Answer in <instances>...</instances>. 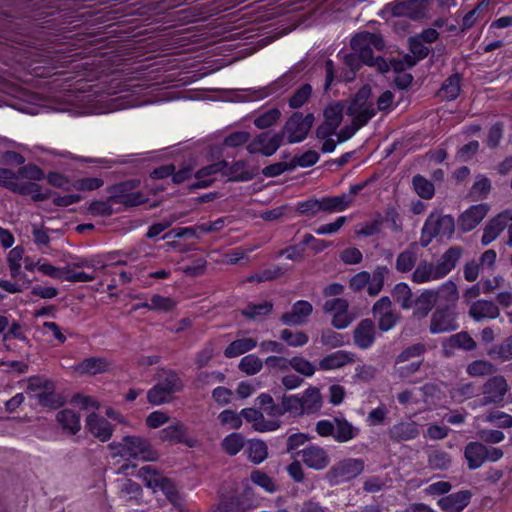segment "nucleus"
Instances as JSON below:
<instances>
[{
	"label": "nucleus",
	"mask_w": 512,
	"mask_h": 512,
	"mask_svg": "<svg viewBox=\"0 0 512 512\" xmlns=\"http://www.w3.org/2000/svg\"><path fill=\"white\" fill-rule=\"evenodd\" d=\"M350 47L353 51L360 52L365 65L376 68L381 74L389 71L388 62L381 56L374 57L373 55L372 47L379 51L385 47L384 39L381 35L368 31L357 33L352 37Z\"/></svg>",
	"instance_id": "nucleus-1"
},
{
	"label": "nucleus",
	"mask_w": 512,
	"mask_h": 512,
	"mask_svg": "<svg viewBox=\"0 0 512 512\" xmlns=\"http://www.w3.org/2000/svg\"><path fill=\"white\" fill-rule=\"evenodd\" d=\"M430 0H395L384 6L380 15L389 14L391 17L408 18L411 21H421L428 16Z\"/></svg>",
	"instance_id": "nucleus-2"
},
{
	"label": "nucleus",
	"mask_w": 512,
	"mask_h": 512,
	"mask_svg": "<svg viewBox=\"0 0 512 512\" xmlns=\"http://www.w3.org/2000/svg\"><path fill=\"white\" fill-rule=\"evenodd\" d=\"M455 231V220L451 215L431 213L421 230L420 245L427 247L434 238L450 239Z\"/></svg>",
	"instance_id": "nucleus-3"
},
{
	"label": "nucleus",
	"mask_w": 512,
	"mask_h": 512,
	"mask_svg": "<svg viewBox=\"0 0 512 512\" xmlns=\"http://www.w3.org/2000/svg\"><path fill=\"white\" fill-rule=\"evenodd\" d=\"M314 121L313 113L304 116L301 112H294L279 133L283 134V138L287 135V142L290 144L302 142L307 137Z\"/></svg>",
	"instance_id": "nucleus-4"
},
{
	"label": "nucleus",
	"mask_w": 512,
	"mask_h": 512,
	"mask_svg": "<svg viewBox=\"0 0 512 512\" xmlns=\"http://www.w3.org/2000/svg\"><path fill=\"white\" fill-rule=\"evenodd\" d=\"M182 387L183 384L178 375L174 371H168L165 377L148 391L147 399L154 405L165 403L171 394L180 391Z\"/></svg>",
	"instance_id": "nucleus-5"
},
{
	"label": "nucleus",
	"mask_w": 512,
	"mask_h": 512,
	"mask_svg": "<svg viewBox=\"0 0 512 512\" xmlns=\"http://www.w3.org/2000/svg\"><path fill=\"white\" fill-rule=\"evenodd\" d=\"M364 470L362 459L347 458L333 465L327 473L332 484H339L356 478Z\"/></svg>",
	"instance_id": "nucleus-6"
},
{
	"label": "nucleus",
	"mask_w": 512,
	"mask_h": 512,
	"mask_svg": "<svg viewBox=\"0 0 512 512\" xmlns=\"http://www.w3.org/2000/svg\"><path fill=\"white\" fill-rule=\"evenodd\" d=\"M458 328L456 312L451 305L438 306L431 316L429 330L432 334L455 331Z\"/></svg>",
	"instance_id": "nucleus-7"
},
{
	"label": "nucleus",
	"mask_w": 512,
	"mask_h": 512,
	"mask_svg": "<svg viewBox=\"0 0 512 512\" xmlns=\"http://www.w3.org/2000/svg\"><path fill=\"white\" fill-rule=\"evenodd\" d=\"M508 389L509 386L503 376L496 375L489 378L482 386L483 398L480 400V405L500 404Z\"/></svg>",
	"instance_id": "nucleus-8"
},
{
	"label": "nucleus",
	"mask_w": 512,
	"mask_h": 512,
	"mask_svg": "<svg viewBox=\"0 0 512 512\" xmlns=\"http://www.w3.org/2000/svg\"><path fill=\"white\" fill-rule=\"evenodd\" d=\"M283 143V134L274 133L270 136V132H262L254 137L247 145V151L250 154L260 153L264 156L273 155Z\"/></svg>",
	"instance_id": "nucleus-9"
},
{
	"label": "nucleus",
	"mask_w": 512,
	"mask_h": 512,
	"mask_svg": "<svg viewBox=\"0 0 512 512\" xmlns=\"http://www.w3.org/2000/svg\"><path fill=\"white\" fill-rule=\"evenodd\" d=\"M489 209L486 203L471 206L458 217L459 229L464 233L471 231L484 219Z\"/></svg>",
	"instance_id": "nucleus-10"
},
{
	"label": "nucleus",
	"mask_w": 512,
	"mask_h": 512,
	"mask_svg": "<svg viewBox=\"0 0 512 512\" xmlns=\"http://www.w3.org/2000/svg\"><path fill=\"white\" fill-rule=\"evenodd\" d=\"M120 204L123 205L124 208L128 207V197L125 195L111 196L107 201H94L90 204L88 212L92 216L108 217L120 211V207H117V205Z\"/></svg>",
	"instance_id": "nucleus-11"
},
{
	"label": "nucleus",
	"mask_w": 512,
	"mask_h": 512,
	"mask_svg": "<svg viewBox=\"0 0 512 512\" xmlns=\"http://www.w3.org/2000/svg\"><path fill=\"white\" fill-rule=\"evenodd\" d=\"M376 338V327L374 322L365 318L362 319L353 331L354 344L360 349L371 347Z\"/></svg>",
	"instance_id": "nucleus-12"
},
{
	"label": "nucleus",
	"mask_w": 512,
	"mask_h": 512,
	"mask_svg": "<svg viewBox=\"0 0 512 512\" xmlns=\"http://www.w3.org/2000/svg\"><path fill=\"white\" fill-rule=\"evenodd\" d=\"M298 454L302 455V461L306 466L315 470H322L330 463L327 451L320 446L310 445Z\"/></svg>",
	"instance_id": "nucleus-13"
},
{
	"label": "nucleus",
	"mask_w": 512,
	"mask_h": 512,
	"mask_svg": "<svg viewBox=\"0 0 512 512\" xmlns=\"http://www.w3.org/2000/svg\"><path fill=\"white\" fill-rule=\"evenodd\" d=\"M313 306L310 302L299 300L292 305L289 312L283 313L280 320L289 326L302 325L306 322L307 317L311 315Z\"/></svg>",
	"instance_id": "nucleus-14"
},
{
	"label": "nucleus",
	"mask_w": 512,
	"mask_h": 512,
	"mask_svg": "<svg viewBox=\"0 0 512 512\" xmlns=\"http://www.w3.org/2000/svg\"><path fill=\"white\" fill-rule=\"evenodd\" d=\"M443 352L445 356L453 354L455 349H462L464 351H473L477 347L475 340L466 331H461L451 335L442 343Z\"/></svg>",
	"instance_id": "nucleus-15"
},
{
	"label": "nucleus",
	"mask_w": 512,
	"mask_h": 512,
	"mask_svg": "<svg viewBox=\"0 0 512 512\" xmlns=\"http://www.w3.org/2000/svg\"><path fill=\"white\" fill-rule=\"evenodd\" d=\"M187 427L180 421H175L166 428L159 431V438L162 441L184 443L189 447H194L195 440L187 438Z\"/></svg>",
	"instance_id": "nucleus-16"
},
{
	"label": "nucleus",
	"mask_w": 512,
	"mask_h": 512,
	"mask_svg": "<svg viewBox=\"0 0 512 512\" xmlns=\"http://www.w3.org/2000/svg\"><path fill=\"white\" fill-rule=\"evenodd\" d=\"M158 457V452L153 449L148 440L141 437L130 436V459L155 461Z\"/></svg>",
	"instance_id": "nucleus-17"
},
{
	"label": "nucleus",
	"mask_w": 512,
	"mask_h": 512,
	"mask_svg": "<svg viewBox=\"0 0 512 512\" xmlns=\"http://www.w3.org/2000/svg\"><path fill=\"white\" fill-rule=\"evenodd\" d=\"M470 499V491L462 490L440 498L437 504L444 512H461L470 503Z\"/></svg>",
	"instance_id": "nucleus-18"
},
{
	"label": "nucleus",
	"mask_w": 512,
	"mask_h": 512,
	"mask_svg": "<svg viewBox=\"0 0 512 512\" xmlns=\"http://www.w3.org/2000/svg\"><path fill=\"white\" fill-rule=\"evenodd\" d=\"M509 217L508 212L505 210L488 221L481 239L482 245L490 244L500 235V233L507 227Z\"/></svg>",
	"instance_id": "nucleus-19"
},
{
	"label": "nucleus",
	"mask_w": 512,
	"mask_h": 512,
	"mask_svg": "<svg viewBox=\"0 0 512 512\" xmlns=\"http://www.w3.org/2000/svg\"><path fill=\"white\" fill-rule=\"evenodd\" d=\"M463 253V248L460 246H452L447 249L441 256L438 263L435 265L437 275L441 278L449 274L457 265Z\"/></svg>",
	"instance_id": "nucleus-20"
},
{
	"label": "nucleus",
	"mask_w": 512,
	"mask_h": 512,
	"mask_svg": "<svg viewBox=\"0 0 512 512\" xmlns=\"http://www.w3.org/2000/svg\"><path fill=\"white\" fill-rule=\"evenodd\" d=\"M419 428L416 422H400L393 425L389 431V438L394 442L413 440L419 435Z\"/></svg>",
	"instance_id": "nucleus-21"
},
{
	"label": "nucleus",
	"mask_w": 512,
	"mask_h": 512,
	"mask_svg": "<svg viewBox=\"0 0 512 512\" xmlns=\"http://www.w3.org/2000/svg\"><path fill=\"white\" fill-rule=\"evenodd\" d=\"M86 427L101 441H107L112 435L111 424L102 416L90 414L86 419Z\"/></svg>",
	"instance_id": "nucleus-22"
},
{
	"label": "nucleus",
	"mask_w": 512,
	"mask_h": 512,
	"mask_svg": "<svg viewBox=\"0 0 512 512\" xmlns=\"http://www.w3.org/2000/svg\"><path fill=\"white\" fill-rule=\"evenodd\" d=\"M469 315L475 321H481L485 318H497L500 315L499 307L492 301L478 300L471 304Z\"/></svg>",
	"instance_id": "nucleus-23"
},
{
	"label": "nucleus",
	"mask_w": 512,
	"mask_h": 512,
	"mask_svg": "<svg viewBox=\"0 0 512 512\" xmlns=\"http://www.w3.org/2000/svg\"><path fill=\"white\" fill-rule=\"evenodd\" d=\"M111 368V363L104 357H90L84 359L75 366V371L80 375H96L104 373Z\"/></svg>",
	"instance_id": "nucleus-24"
},
{
	"label": "nucleus",
	"mask_w": 512,
	"mask_h": 512,
	"mask_svg": "<svg viewBox=\"0 0 512 512\" xmlns=\"http://www.w3.org/2000/svg\"><path fill=\"white\" fill-rule=\"evenodd\" d=\"M246 161L239 160L231 165L227 163V168L223 171V176H229L228 181L246 182L252 180L257 175V169L246 170Z\"/></svg>",
	"instance_id": "nucleus-25"
},
{
	"label": "nucleus",
	"mask_w": 512,
	"mask_h": 512,
	"mask_svg": "<svg viewBox=\"0 0 512 512\" xmlns=\"http://www.w3.org/2000/svg\"><path fill=\"white\" fill-rule=\"evenodd\" d=\"M486 446L481 442H469L464 449L468 468L475 470L485 462Z\"/></svg>",
	"instance_id": "nucleus-26"
},
{
	"label": "nucleus",
	"mask_w": 512,
	"mask_h": 512,
	"mask_svg": "<svg viewBox=\"0 0 512 512\" xmlns=\"http://www.w3.org/2000/svg\"><path fill=\"white\" fill-rule=\"evenodd\" d=\"M303 415L315 414L322 407V396L317 387L307 388L300 396Z\"/></svg>",
	"instance_id": "nucleus-27"
},
{
	"label": "nucleus",
	"mask_w": 512,
	"mask_h": 512,
	"mask_svg": "<svg viewBox=\"0 0 512 512\" xmlns=\"http://www.w3.org/2000/svg\"><path fill=\"white\" fill-rule=\"evenodd\" d=\"M417 250L418 244L412 242L397 256L395 268L398 272L407 273L415 267L418 259Z\"/></svg>",
	"instance_id": "nucleus-28"
},
{
	"label": "nucleus",
	"mask_w": 512,
	"mask_h": 512,
	"mask_svg": "<svg viewBox=\"0 0 512 512\" xmlns=\"http://www.w3.org/2000/svg\"><path fill=\"white\" fill-rule=\"evenodd\" d=\"M437 303L433 289L424 290L414 301V315L419 318L426 317Z\"/></svg>",
	"instance_id": "nucleus-29"
},
{
	"label": "nucleus",
	"mask_w": 512,
	"mask_h": 512,
	"mask_svg": "<svg viewBox=\"0 0 512 512\" xmlns=\"http://www.w3.org/2000/svg\"><path fill=\"white\" fill-rule=\"evenodd\" d=\"M354 361V354L346 351H336L326 355L320 362L319 368L322 370H331L343 367Z\"/></svg>",
	"instance_id": "nucleus-30"
},
{
	"label": "nucleus",
	"mask_w": 512,
	"mask_h": 512,
	"mask_svg": "<svg viewBox=\"0 0 512 512\" xmlns=\"http://www.w3.org/2000/svg\"><path fill=\"white\" fill-rule=\"evenodd\" d=\"M335 422V432L334 439L337 442L344 443L355 438L360 430L357 427H354L350 422H348L343 417H334Z\"/></svg>",
	"instance_id": "nucleus-31"
},
{
	"label": "nucleus",
	"mask_w": 512,
	"mask_h": 512,
	"mask_svg": "<svg viewBox=\"0 0 512 512\" xmlns=\"http://www.w3.org/2000/svg\"><path fill=\"white\" fill-rule=\"evenodd\" d=\"M411 278L412 281L417 284L441 279L440 275H437L436 266L427 260H422L418 263L417 267L412 273Z\"/></svg>",
	"instance_id": "nucleus-32"
},
{
	"label": "nucleus",
	"mask_w": 512,
	"mask_h": 512,
	"mask_svg": "<svg viewBox=\"0 0 512 512\" xmlns=\"http://www.w3.org/2000/svg\"><path fill=\"white\" fill-rule=\"evenodd\" d=\"M58 423L64 430L76 434L81 428L80 415L72 409H63L56 415Z\"/></svg>",
	"instance_id": "nucleus-33"
},
{
	"label": "nucleus",
	"mask_w": 512,
	"mask_h": 512,
	"mask_svg": "<svg viewBox=\"0 0 512 512\" xmlns=\"http://www.w3.org/2000/svg\"><path fill=\"white\" fill-rule=\"evenodd\" d=\"M320 202L321 211L332 213L345 210L352 203V199L349 195L341 194L338 196L323 197L320 199Z\"/></svg>",
	"instance_id": "nucleus-34"
},
{
	"label": "nucleus",
	"mask_w": 512,
	"mask_h": 512,
	"mask_svg": "<svg viewBox=\"0 0 512 512\" xmlns=\"http://www.w3.org/2000/svg\"><path fill=\"white\" fill-rule=\"evenodd\" d=\"M0 185L19 193H26L28 186L20 179L18 172L0 168Z\"/></svg>",
	"instance_id": "nucleus-35"
},
{
	"label": "nucleus",
	"mask_w": 512,
	"mask_h": 512,
	"mask_svg": "<svg viewBox=\"0 0 512 512\" xmlns=\"http://www.w3.org/2000/svg\"><path fill=\"white\" fill-rule=\"evenodd\" d=\"M279 417L289 413L294 417L303 416L300 397L298 395L283 394L280 398Z\"/></svg>",
	"instance_id": "nucleus-36"
},
{
	"label": "nucleus",
	"mask_w": 512,
	"mask_h": 512,
	"mask_svg": "<svg viewBox=\"0 0 512 512\" xmlns=\"http://www.w3.org/2000/svg\"><path fill=\"white\" fill-rule=\"evenodd\" d=\"M256 345L257 341L254 338L237 339L226 347L224 355L228 358H234L252 350Z\"/></svg>",
	"instance_id": "nucleus-37"
},
{
	"label": "nucleus",
	"mask_w": 512,
	"mask_h": 512,
	"mask_svg": "<svg viewBox=\"0 0 512 512\" xmlns=\"http://www.w3.org/2000/svg\"><path fill=\"white\" fill-rule=\"evenodd\" d=\"M344 101L332 102L323 110L324 121L330 126L338 128L343 120Z\"/></svg>",
	"instance_id": "nucleus-38"
},
{
	"label": "nucleus",
	"mask_w": 512,
	"mask_h": 512,
	"mask_svg": "<svg viewBox=\"0 0 512 512\" xmlns=\"http://www.w3.org/2000/svg\"><path fill=\"white\" fill-rule=\"evenodd\" d=\"M272 311L273 303L270 301H264L259 304L250 302L241 310V314L247 319L257 320L260 317L269 315Z\"/></svg>",
	"instance_id": "nucleus-39"
},
{
	"label": "nucleus",
	"mask_w": 512,
	"mask_h": 512,
	"mask_svg": "<svg viewBox=\"0 0 512 512\" xmlns=\"http://www.w3.org/2000/svg\"><path fill=\"white\" fill-rule=\"evenodd\" d=\"M130 475H135L148 488H154L160 483L159 471L152 465H145L137 470L136 473L134 471L130 472Z\"/></svg>",
	"instance_id": "nucleus-40"
},
{
	"label": "nucleus",
	"mask_w": 512,
	"mask_h": 512,
	"mask_svg": "<svg viewBox=\"0 0 512 512\" xmlns=\"http://www.w3.org/2000/svg\"><path fill=\"white\" fill-rule=\"evenodd\" d=\"M478 395V389L472 382L459 383L450 390V396L456 402L462 403Z\"/></svg>",
	"instance_id": "nucleus-41"
},
{
	"label": "nucleus",
	"mask_w": 512,
	"mask_h": 512,
	"mask_svg": "<svg viewBox=\"0 0 512 512\" xmlns=\"http://www.w3.org/2000/svg\"><path fill=\"white\" fill-rule=\"evenodd\" d=\"M436 299L443 300L446 305L455 306V303L459 299V293L456 284L453 281H447L441 285L437 290H434Z\"/></svg>",
	"instance_id": "nucleus-42"
},
{
	"label": "nucleus",
	"mask_w": 512,
	"mask_h": 512,
	"mask_svg": "<svg viewBox=\"0 0 512 512\" xmlns=\"http://www.w3.org/2000/svg\"><path fill=\"white\" fill-rule=\"evenodd\" d=\"M227 168V161L221 160L216 163L207 165L205 167H202L197 173L196 178L199 179L198 183L195 184V187L198 188H205L208 187L211 184L210 181L201 180L204 177L216 174L218 172H221L223 174L224 169Z\"/></svg>",
	"instance_id": "nucleus-43"
},
{
	"label": "nucleus",
	"mask_w": 512,
	"mask_h": 512,
	"mask_svg": "<svg viewBox=\"0 0 512 512\" xmlns=\"http://www.w3.org/2000/svg\"><path fill=\"white\" fill-rule=\"evenodd\" d=\"M460 80L458 73L449 76L441 86V96L446 100H455L460 94Z\"/></svg>",
	"instance_id": "nucleus-44"
},
{
	"label": "nucleus",
	"mask_w": 512,
	"mask_h": 512,
	"mask_svg": "<svg viewBox=\"0 0 512 512\" xmlns=\"http://www.w3.org/2000/svg\"><path fill=\"white\" fill-rule=\"evenodd\" d=\"M392 296L402 309H409L413 306V294L406 283L396 284L392 290Z\"/></svg>",
	"instance_id": "nucleus-45"
},
{
	"label": "nucleus",
	"mask_w": 512,
	"mask_h": 512,
	"mask_svg": "<svg viewBox=\"0 0 512 512\" xmlns=\"http://www.w3.org/2000/svg\"><path fill=\"white\" fill-rule=\"evenodd\" d=\"M389 274V269L386 266H377L373 271L367 292L370 296L378 295L384 285V278Z\"/></svg>",
	"instance_id": "nucleus-46"
},
{
	"label": "nucleus",
	"mask_w": 512,
	"mask_h": 512,
	"mask_svg": "<svg viewBox=\"0 0 512 512\" xmlns=\"http://www.w3.org/2000/svg\"><path fill=\"white\" fill-rule=\"evenodd\" d=\"M451 463L450 454L443 450H432L428 454V466L432 470H446L450 467Z\"/></svg>",
	"instance_id": "nucleus-47"
},
{
	"label": "nucleus",
	"mask_w": 512,
	"mask_h": 512,
	"mask_svg": "<svg viewBox=\"0 0 512 512\" xmlns=\"http://www.w3.org/2000/svg\"><path fill=\"white\" fill-rule=\"evenodd\" d=\"M248 509L250 505L245 503L244 495L226 498L218 505L220 512H246Z\"/></svg>",
	"instance_id": "nucleus-48"
},
{
	"label": "nucleus",
	"mask_w": 512,
	"mask_h": 512,
	"mask_svg": "<svg viewBox=\"0 0 512 512\" xmlns=\"http://www.w3.org/2000/svg\"><path fill=\"white\" fill-rule=\"evenodd\" d=\"M247 453L251 462L259 464L267 458L268 448L264 441L254 439L249 442Z\"/></svg>",
	"instance_id": "nucleus-49"
},
{
	"label": "nucleus",
	"mask_w": 512,
	"mask_h": 512,
	"mask_svg": "<svg viewBox=\"0 0 512 512\" xmlns=\"http://www.w3.org/2000/svg\"><path fill=\"white\" fill-rule=\"evenodd\" d=\"M496 371V366L486 360H475L467 366V373L472 377L492 375Z\"/></svg>",
	"instance_id": "nucleus-50"
},
{
	"label": "nucleus",
	"mask_w": 512,
	"mask_h": 512,
	"mask_svg": "<svg viewBox=\"0 0 512 512\" xmlns=\"http://www.w3.org/2000/svg\"><path fill=\"white\" fill-rule=\"evenodd\" d=\"M488 355L493 359L508 361L512 359V336L505 339L502 343L493 345Z\"/></svg>",
	"instance_id": "nucleus-51"
},
{
	"label": "nucleus",
	"mask_w": 512,
	"mask_h": 512,
	"mask_svg": "<svg viewBox=\"0 0 512 512\" xmlns=\"http://www.w3.org/2000/svg\"><path fill=\"white\" fill-rule=\"evenodd\" d=\"M24 249L21 246H16L8 253L7 263L12 278H17L21 275V261L24 260Z\"/></svg>",
	"instance_id": "nucleus-52"
},
{
	"label": "nucleus",
	"mask_w": 512,
	"mask_h": 512,
	"mask_svg": "<svg viewBox=\"0 0 512 512\" xmlns=\"http://www.w3.org/2000/svg\"><path fill=\"white\" fill-rule=\"evenodd\" d=\"M143 306L150 310L170 312L176 306V302L171 297L155 294L151 297L150 304L144 303Z\"/></svg>",
	"instance_id": "nucleus-53"
},
{
	"label": "nucleus",
	"mask_w": 512,
	"mask_h": 512,
	"mask_svg": "<svg viewBox=\"0 0 512 512\" xmlns=\"http://www.w3.org/2000/svg\"><path fill=\"white\" fill-rule=\"evenodd\" d=\"M415 192L423 199H431L435 188L432 182L421 175H415L412 179Z\"/></svg>",
	"instance_id": "nucleus-54"
},
{
	"label": "nucleus",
	"mask_w": 512,
	"mask_h": 512,
	"mask_svg": "<svg viewBox=\"0 0 512 512\" xmlns=\"http://www.w3.org/2000/svg\"><path fill=\"white\" fill-rule=\"evenodd\" d=\"M245 439L239 433H232L222 441V448L228 455H236L244 446Z\"/></svg>",
	"instance_id": "nucleus-55"
},
{
	"label": "nucleus",
	"mask_w": 512,
	"mask_h": 512,
	"mask_svg": "<svg viewBox=\"0 0 512 512\" xmlns=\"http://www.w3.org/2000/svg\"><path fill=\"white\" fill-rule=\"evenodd\" d=\"M281 112L278 108H272L254 119V125L258 129H266L278 122Z\"/></svg>",
	"instance_id": "nucleus-56"
},
{
	"label": "nucleus",
	"mask_w": 512,
	"mask_h": 512,
	"mask_svg": "<svg viewBox=\"0 0 512 512\" xmlns=\"http://www.w3.org/2000/svg\"><path fill=\"white\" fill-rule=\"evenodd\" d=\"M280 339L291 347H301L308 343L309 337L303 331L293 333L289 329H284L280 333Z\"/></svg>",
	"instance_id": "nucleus-57"
},
{
	"label": "nucleus",
	"mask_w": 512,
	"mask_h": 512,
	"mask_svg": "<svg viewBox=\"0 0 512 512\" xmlns=\"http://www.w3.org/2000/svg\"><path fill=\"white\" fill-rule=\"evenodd\" d=\"M40 405L48 408H58L64 403L61 395L56 394L53 390L42 391L35 394Z\"/></svg>",
	"instance_id": "nucleus-58"
},
{
	"label": "nucleus",
	"mask_w": 512,
	"mask_h": 512,
	"mask_svg": "<svg viewBox=\"0 0 512 512\" xmlns=\"http://www.w3.org/2000/svg\"><path fill=\"white\" fill-rule=\"evenodd\" d=\"M262 367V360L254 354L243 357L239 363V369L247 375L258 373Z\"/></svg>",
	"instance_id": "nucleus-59"
},
{
	"label": "nucleus",
	"mask_w": 512,
	"mask_h": 512,
	"mask_svg": "<svg viewBox=\"0 0 512 512\" xmlns=\"http://www.w3.org/2000/svg\"><path fill=\"white\" fill-rule=\"evenodd\" d=\"M312 86L304 84L298 88L289 99V106L293 109L302 107L311 97Z\"/></svg>",
	"instance_id": "nucleus-60"
},
{
	"label": "nucleus",
	"mask_w": 512,
	"mask_h": 512,
	"mask_svg": "<svg viewBox=\"0 0 512 512\" xmlns=\"http://www.w3.org/2000/svg\"><path fill=\"white\" fill-rule=\"evenodd\" d=\"M257 401L260 405V408L265 412L269 417L278 418L279 417V404H276L273 397L268 393H262L257 397Z\"/></svg>",
	"instance_id": "nucleus-61"
},
{
	"label": "nucleus",
	"mask_w": 512,
	"mask_h": 512,
	"mask_svg": "<svg viewBox=\"0 0 512 512\" xmlns=\"http://www.w3.org/2000/svg\"><path fill=\"white\" fill-rule=\"evenodd\" d=\"M343 62L350 69L349 74H346V79L350 81L354 79L356 72L361 68L362 64H364V59L361 57L360 52L354 51L353 53L344 55Z\"/></svg>",
	"instance_id": "nucleus-62"
},
{
	"label": "nucleus",
	"mask_w": 512,
	"mask_h": 512,
	"mask_svg": "<svg viewBox=\"0 0 512 512\" xmlns=\"http://www.w3.org/2000/svg\"><path fill=\"white\" fill-rule=\"evenodd\" d=\"M426 352V346L423 343H416L405 348L396 358L395 365L409 361L412 358L420 357Z\"/></svg>",
	"instance_id": "nucleus-63"
},
{
	"label": "nucleus",
	"mask_w": 512,
	"mask_h": 512,
	"mask_svg": "<svg viewBox=\"0 0 512 512\" xmlns=\"http://www.w3.org/2000/svg\"><path fill=\"white\" fill-rule=\"evenodd\" d=\"M290 368H293L297 373L310 377L315 373V366L303 357L296 356L289 360Z\"/></svg>",
	"instance_id": "nucleus-64"
}]
</instances>
